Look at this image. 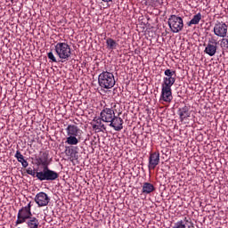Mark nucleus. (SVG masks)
Here are the masks:
<instances>
[{"label": "nucleus", "instance_id": "obj_1", "mask_svg": "<svg viewBox=\"0 0 228 228\" xmlns=\"http://www.w3.org/2000/svg\"><path fill=\"white\" fill-rule=\"evenodd\" d=\"M98 83L101 88L110 90L115 86V76L111 72L103 71L98 77Z\"/></svg>", "mask_w": 228, "mask_h": 228}, {"label": "nucleus", "instance_id": "obj_2", "mask_svg": "<svg viewBox=\"0 0 228 228\" xmlns=\"http://www.w3.org/2000/svg\"><path fill=\"white\" fill-rule=\"evenodd\" d=\"M55 53L59 56L61 62L69 61V58L72 54L70 45L67 43H57L55 45Z\"/></svg>", "mask_w": 228, "mask_h": 228}, {"label": "nucleus", "instance_id": "obj_3", "mask_svg": "<svg viewBox=\"0 0 228 228\" xmlns=\"http://www.w3.org/2000/svg\"><path fill=\"white\" fill-rule=\"evenodd\" d=\"M60 175L49 168V167H43L42 171H37V178L39 181H56Z\"/></svg>", "mask_w": 228, "mask_h": 228}, {"label": "nucleus", "instance_id": "obj_4", "mask_svg": "<svg viewBox=\"0 0 228 228\" xmlns=\"http://www.w3.org/2000/svg\"><path fill=\"white\" fill-rule=\"evenodd\" d=\"M168 26L172 31V33H179L180 31H183V28H184V23L183 21V18L175 15V14H172L169 18H168Z\"/></svg>", "mask_w": 228, "mask_h": 228}, {"label": "nucleus", "instance_id": "obj_5", "mask_svg": "<svg viewBox=\"0 0 228 228\" xmlns=\"http://www.w3.org/2000/svg\"><path fill=\"white\" fill-rule=\"evenodd\" d=\"M164 74L166 77L163 78L162 86L172 88V86L175 83L177 77L175 70L167 69L164 71Z\"/></svg>", "mask_w": 228, "mask_h": 228}, {"label": "nucleus", "instance_id": "obj_6", "mask_svg": "<svg viewBox=\"0 0 228 228\" xmlns=\"http://www.w3.org/2000/svg\"><path fill=\"white\" fill-rule=\"evenodd\" d=\"M228 26L225 22L217 21L214 26V34L216 37H220L221 38H225L227 37Z\"/></svg>", "mask_w": 228, "mask_h": 228}, {"label": "nucleus", "instance_id": "obj_7", "mask_svg": "<svg viewBox=\"0 0 228 228\" xmlns=\"http://www.w3.org/2000/svg\"><path fill=\"white\" fill-rule=\"evenodd\" d=\"M31 216H33V213L23 207L18 212L15 224L19 225L20 224H25V222H27L28 219Z\"/></svg>", "mask_w": 228, "mask_h": 228}, {"label": "nucleus", "instance_id": "obj_8", "mask_svg": "<svg viewBox=\"0 0 228 228\" xmlns=\"http://www.w3.org/2000/svg\"><path fill=\"white\" fill-rule=\"evenodd\" d=\"M36 204H37L38 208H44L51 202V198L47 193L41 191L37 193L34 199Z\"/></svg>", "mask_w": 228, "mask_h": 228}, {"label": "nucleus", "instance_id": "obj_9", "mask_svg": "<svg viewBox=\"0 0 228 228\" xmlns=\"http://www.w3.org/2000/svg\"><path fill=\"white\" fill-rule=\"evenodd\" d=\"M218 49V43L215 39H209L208 43L204 50V53L208 56H215L216 54V50Z\"/></svg>", "mask_w": 228, "mask_h": 228}, {"label": "nucleus", "instance_id": "obj_10", "mask_svg": "<svg viewBox=\"0 0 228 228\" xmlns=\"http://www.w3.org/2000/svg\"><path fill=\"white\" fill-rule=\"evenodd\" d=\"M100 117L102 122H107L110 124L111 120H113L115 117V110L110 108H105L102 110Z\"/></svg>", "mask_w": 228, "mask_h": 228}, {"label": "nucleus", "instance_id": "obj_11", "mask_svg": "<svg viewBox=\"0 0 228 228\" xmlns=\"http://www.w3.org/2000/svg\"><path fill=\"white\" fill-rule=\"evenodd\" d=\"M124 119L122 118H118L117 116H114L112 118V120L110 123V127H113L116 131H122L124 129Z\"/></svg>", "mask_w": 228, "mask_h": 228}, {"label": "nucleus", "instance_id": "obj_12", "mask_svg": "<svg viewBox=\"0 0 228 228\" xmlns=\"http://www.w3.org/2000/svg\"><path fill=\"white\" fill-rule=\"evenodd\" d=\"M160 99L164 101V102H172V87H166L162 86Z\"/></svg>", "mask_w": 228, "mask_h": 228}, {"label": "nucleus", "instance_id": "obj_13", "mask_svg": "<svg viewBox=\"0 0 228 228\" xmlns=\"http://www.w3.org/2000/svg\"><path fill=\"white\" fill-rule=\"evenodd\" d=\"M159 165V152H153L151 154H150V158H149V168L150 170H154V168H156L157 166Z\"/></svg>", "mask_w": 228, "mask_h": 228}, {"label": "nucleus", "instance_id": "obj_14", "mask_svg": "<svg viewBox=\"0 0 228 228\" xmlns=\"http://www.w3.org/2000/svg\"><path fill=\"white\" fill-rule=\"evenodd\" d=\"M178 115L181 122H184L186 118H190V106H183L178 110Z\"/></svg>", "mask_w": 228, "mask_h": 228}, {"label": "nucleus", "instance_id": "obj_15", "mask_svg": "<svg viewBox=\"0 0 228 228\" xmlns=\"http://www.w3.org/2000/svg\"><path fill=\"white\" fill-rule=\"evenodd\" d=\"M193 228V223L188 220V218H184V220L178 221L175 224L173 228Z\"/></svg>", "mask_w": 228, "mask_h": 228}, {"label": "nucleus", "instance_id": "obj_16", "mask_svg": "<svg viewBox=\"0 0 228 228\" xmlns=\"http://www.w3.org/2000/svg\"><path fill=\"white\" fill-rule=\"evenodd\" d=\"M38 165H42L43 167H49L51 161H49V153L43 152L37 159Z\"/></svg>", "mask_w": 228, "mask_h": 228}, {"label": "nucleus", "instance_id": "obj_17", "mask_svg": "<svg viewBox=\"0 0 228 228\" xmlns=\"http://www.w3.org/2000/svg\"><path fill=\"white\" fill-rule=\"evenodd\" d=\"M26 224L28 228H38L40 225L38 219L33 216L27 219Z\"/></svg>", "mask_w": 228, "mask_h": 228}, {"label": "nucleus", "instance_id": "obj_18", "mask_svg": "<svg viewBox=\"0 0 228 228\" xmlns=\"http://www.w3.org/2000/svg\"><path fill=\"white\" fill-rule=\"evenodd\" d=\"M154 190H156V188L154 187V184L147 182L142 183V193H144V195H149V193H152Z\"/></svg>", "mask_w": 228, "mask_h": 228}, {"label": "nucleus", "instance_id": "obj_19", "mask_svg": "<svg viewBox=\"0 0 228 228\" xmlns=\"http://www.w3.org/2000/svg\"><path fill=\"white\" fill-rule=\"evenodd\" d=\"M68 136H77L79 128L76 125H69L66 128Z\"/></svg>", "mask_w": 228, "mask_h": 228}, {"label": "nucleus", "instance_id": "obj_20", "mask_svg": "<svg viewBox=\"0 0 228 228\" xmlns=\"http://www.w3.org/2000/svg\"><path fill=\"white\" fill-rule=\"evenodd\" d=\"M202 19V14L200 12H198L196 15L193 16V18L187 23V26L191 25H197L200 22V20Z\"/></svg>", "mask_w": 228, "mask_h": 228}, {"label": "nucleus", "instance_id": "obj_21", "mask_svg": "<svg viewBox=\"0 0 228 228\" xmlns=\"http://www.w3.org/2000/svg\"><path fill=\"white\" fill-rule=\"evenodd\" d=\"M106 44H107V49H109L110 51H113L117 49V45H118L117 41H115L113 38H108L106 40Z\"/></svg>", "mask_w": 228, "mask_h": 228}, {"label": "nucleus", "instance_id": "obj_22", "mask_svg": "<svg viewBox=\"0 0 228 228\" xmlns=\"http://www.w3.org/2000/svg\"><path fill=\"white\" fill-rule=\"evenodd\" d=\"M76 136L77 135H69V137H67L66 142L69 145H77V143H79V140H77V137Z\"/></svg>", "mask_w": 228, "mask_h": 228}, {"label": "nucleus", "instance_id": "obj_23", "mask_svg": "<svg viewBox=\"0 0 228 228\" xmlns=\"http://www.w3.org/2000/svg\"><path fill=\"white\" fill-rule=\"evenodd\" d=\"M14 158H16V159H18L19 163H22L23 161H25L26 159H24V155L20 153V151H17Z\"/></svg>", "mask_w": 228, "mask_h": 228}, {"label": "nucleus", "instance_id": "obj_24", "mask_svg": "<svg viewBox=\"0 0 228 228\" xmlns=\"http://www.w3.org/2000/svg\"><path fill=\"white\" fill-rule=\"evenodd\" d=\"M101 120V118L96 119V124L99 126V131H106V126H104Z\"/></svg>", "mask_w": 228, "mask_h": 228}, {"label": "nucleus", "instance_id": "obj_25", "mask_svg": "<svg viewBox=\"0 0 228 228\" xmlns=\"http://www.w3.org/2000/svg\"><path fill=\"white\" fill-rule=\"evenodd\" d=\"M221 45H222L224 49H228V36L224 37L221 40Z\"/></svg>", "mask_w": 228, "mask_h": 228}, {"label": "nucleus", "instance_id": "obj_26", "mask_svg": "<svg viewBox=\"0 0 228 228\" xmlns=\"http://www.w3.org/2000/svg\"><path fill=\"white\" fill-rule=\"evenodd\" d=\"M48 58L53 61V63H58V61L56 60V57L54 56V53L53 52H49L47 53Z\"/></svg>", "mask_w": 228, "mask_h": 228}, {"label": "nucleus", "instance_id": "obj_27", "mask_svg": "<svg viewBox=\"0 0 228 228\" xmlns=\"http://www.w3.org/2000/svg\"><path fill=\"white\" fill-rule=\"evenodd\" d=\"M27 174H28V175H32V177H37V172L33 170L31 167H28L27 169Z\"/></svg>", "mask_w": 228, "mask_h": 228}, {"label": "nucleus", "instance_id": "obj_28", "mask_svg": "<svg viewBox=\"0 0 228 228\" xmlns=\"http://www.w3.org/2000/svg\"><path fill=\"white\" fill-rule=\"evenodd\" d=\"M21 165H22L23 168H28L29 163H28V160H23L21 162Z\"/></svg>", "mask_w": 228, "mask_h": 228}, {"label": "nucleus", "instance_id": "obj_29", "mask_svg": "<svg viewBox=\"0 0 228 228\" xmlns=\"http://www.w3.org/2000/svg\"><path fill=\"white\" fill-rule=\"evenodd\" d=\"M23 208H25L28 211H31V201L28 204V206L23 207Z\"/></svg>", "mask_w": 228, "mask_h": 228}, {"label": "nucleus", "instance_id": "obj_30", "mask_svg": "<svg viewBox=\"0 0 228 228\" xmlns=\"http://www.w3.org/2000/svg\"><path fill=\"white\" fill-rule=\"evenodd\" d=\"M103 3H113V0H102Z\"/></svg>", "mask_w": 228, "mask_h": 228}, {"label": "nucleus", "instance_id": "obj_31", "mask_svg": "<svg viewBox=\"0 0 228 228\" xmlns=\"http://www.w3.org/2000/svg\"><path fill=\"white\" fill-rule=\"evenodd\" d=\"M93 129H99V126L98 125H94Z\"/></svg>", "mask_w": 228, "mask_h": 228}, {"label": "nucleus", "instance_id": "obj_32", "mask_svg": "<svg viewBox=\"0 0 228 228\" xmlns=\"http://www.w3.org/2000/svg\"><path fill=\"white\" fill-rule=\"evenodd\" d=\"M152 1L158 2V1H159V0H152Z\"/></svg>", "mask_w": 228, "mask_h": 228}]
</instances>
